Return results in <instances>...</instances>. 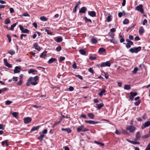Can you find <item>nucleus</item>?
Returning <instances> with one entry per match:
<instances>
[{
    "instance_id": "obj_1",
    "label": "nucleus",
    "mask_w": 150,
    "mask_h": 150,
    "mask_svg": "<svg viewBox=\"0 0 150 150\" xmlns=\"http://www.w3.org/2000/svg\"><path fill=\"white\" fill-rule=\"evenodd\" d=\"M39 79V77L38 76H36L34 77H30L27 80L26 85L27 86H29L30 84L33 85H37L38 83L37 81Z\"/></svg>"
},
{
    "instance_id": "obj_2",
    "label": "nucleus",
    "mask_w": 150,
    "mask_h": 150,
    "mask_svg": "<svg viewBox=\"0 0 150 150\" xmlns=\"http://www.w3.org/2000/svg\"><path fill=\"white\" fill-rule=\"evenodd\" d=\"M47 129H45L42 132H40L39 133L40 135L38 137V139L40 142H42L43 140V138L45 136V135L44 134H46L47 133Z\"/></svg>"
},
{
    "instance_id": "obj_3",
    "label": "nucleus",
    "mask_w": 150,
    "mask_h": 150,
    "mask_svg": "<svg viewBox=\"0 0 150 150\" xmlns=\"http://www.w3.org/2000/svg\"><path fill=\"white\" fill-rule=\"evenodd\" d=\"M141 48L142 47L140 46L132 48L129 50V51L132 53H137L141 50Z\"/></svg>"
},
{
    "instance_id": "obj_4",
    "label": "nucleus",
    "mask_w": 150,
    "mask_h": 150,
    "mask_svg": "<svg viewBox=\"0 0 150 150\" xmlns=\"http://www.w3.org/2000/svg\"><path fill=\"white\" fill-rule=\"evenodd\" d=\"M76 130L78 132H80L81 131L85 132L89 131V130L85 127L84 125H81L77 128Z\"/></svg>"
},
{
    "instance_id": "obj_5",
    "label": "nucleus",
    "mask_w": 150,
    "mask_h": 150,
    "mask_svg": "<svg viewBox=\"0 0 150 150\" xmlns=\"http://www.w3.org/2000/svg\"><path fill=\"white\" fill-rule=\"evenodd\" d=\"M110 63L108 61H107L106 62H103L101 63L100 64L97 65V66L99 67L100 66L101 67H110Z\"/></svg>"
},
{
    "instance_id": "obj_6",
    "label": "nucleus",
    "mask_w": 150,
    "mask_h": 150,
    "mask_svg": "<svg viewBox=\"0 0 150 150\" xmlns=\"http://www.w3.org/2000/svg\"><path fill=\"white\" fill-rule=\"evenodd\" d=\"M136 10L143 13H144V9L143 8V5L142 4H139L136 8Z\"/></svg>"
},
{
    "instance_id": "obj_7",
    "label": "nucleus",
    "mask_w": 150,
    "mask_h": 150,
    "mask_svg": "<svg viewBox=\"0 0 150 150\" xmlns=\"http://www.w3.org/2000/svg\"><path fill=\"white\" fill-rule=\"evenodd\" d=\"M135 129V127L132 125L128 126L126 128V129L128 130L131 133L133 132Z\"/></svg>"
},
{
    "instance_id": "obj_8",
    "label": "nucleus",
    "mask_w": 150,
    "mask_h": 150,
    "mask_svg": "<svg viewBox=\"0 0 150 150\" xmlns=\"http://www.w3.org/2000/svg\"><path fill=\"white\" fill-rule=\"evenodd\" d=\"M150 126V121H147L142 125L141 128L143 129L144 128Z\"/></svg>"
},
{
    "instance_id": "obj_9",
    "label": "nucleus",
    "mask_w": 150,
    "mask_h": 150,
    "mask_svg": "<svg viewBox=\"0 0 150 150\" xmlns=\"http://www.w3.org/2000/svg\"><path fill=\"white\" fill-rule=\"evenodd\" d=\"M23 120L25 124H27L30 122L32 121L31 118L29 117H28L24 118Z\"/></svg>"
},
{
    "instance_id": "obj_10",
    "label": "nucleus",
    "mask_w": 150,
    "mask_h": 150,
    "mask_svg": "<svg viewBox=\"0 0 150 150\" xmlns=\"http://www.w3.org/2000/svg\"><path fill=\"white\" fill-rule=\"evenodd\" d=\"M88 15L92 17H96V13L94 11H88Z\"/></svg>"
},
{
    "instance_id": "obj_11",
    "label": "nucleus",
    "mask_w": 150,
    "mask_h": 150,
    "mask_svg": "<svg viewBox=\"0 0 150 150\" xmlns=\"http://www.w3.org/2000/svg\"><path fill=\"white\" fill-rule=\"evenodd\" d=\"M87 9L85 7H83L81 8V9L79 11V13H86V11H87Z\"/></svg>"
},
{
    "instance_id": "obj_12",
    "label": "nucleus",
    "mask_w": 150,
    "mask_h": 150,
    "mask_svg": "<svg viewBox=\"0 0 150 150\" xmlns=\"http://www.w3.org/2000/svg\"><path fill=\"white\" fill-rule=\"evenodd\" d=\"M33 47L35 48L37 50L40 51L41 50L40 47L38 43H35L33 45Z\"/></svg>"
},
{
    "instance_id": "obj_13",
    "label": "nucleus",
    "mask_w": 150,
    "mask_h": 150,
    "mask_svg": "<svg viewBox=\"0 0 150 150\" xmlns=\"http://www.w3.org/2000/svg\"><path fill=\"white\" fill-rule=\"evenodd\" d=\"M85 122L86 123H89V124H95L98 123V122L97 121H95L93 120H85Z\"/></svg>"
},
{
    "instance_id": "obj_14",
    "label": "nucleus",
    "mask_w": 150,
    "mask_h": 150,
    "mask_svg": "<svg viewBox=\"0 0 150 150\" xmlns=\"http://www.w3.org/2000/svg\"><path fill=\"white\" fill-rule=\"evenodd\" d=\"M37 72L38 71L37 70L33 69H30L28 71L29 74H32L33 75L37 74Z\"/></svg>"
},
{
    "instance_id": "obj_15",
    "label": "nucleus",
    "mask_w": 150,
    "mask_h": 150,
    "mask_svg": "<svg viewBox=\"0 0 150 150\" xmlns=\"http://www.w3.org/2000/svg\"><path fill=\"white\" fill-rule=\"evenodd\" d=\"M21 68L20 67L18 66H16L15 68V69L14 70V73H19L20 71V70Z\"/></svg>"
},
{
    "instance_id": "obj_16",
    "label": "nucleus",
    "mask_w": 150,
    "mask_h": 150,
    "mask_svg": "<svg viewBox=\"0 0 150 150\" xmlns=\"http://www.w3.org/2000/svg\"><path fill=\"white\" fill-rule=\"evenodd\" d=\"M81 2L80 1L76 4V5L75 6L74 9L73 10V13H75L77 11V8L81 4Z\"/></svg>"
},
{
    "instance_id": "obj_17",
    "label": "nucleus",
    "mask_w": 150,
    "mask_h": 150,
    "mask_svg": "<svg viewBox=\"0 0 150 150\" xmlns=\"http://www.w3.org/2000/svg\"><path fill=\"white\" fill-rule=\"evenodd\" d=\"M140 137L141 136L140 132H137L135 135V141H138L139 139L140 138Z\"/></svg>"
},
{
    "instance_id": "obj_18",
    "label": "nucleus",
    "mask_w": 150,
    "mask_h": 150,
    "mask_svg": "<svg viewBox=\"0 0 150 150\" xmlns=\"http://www.w3.org/2000/svg\"><path fill=\"white\" fill-rule=\"evenodd\" d=\"M57 59L55 58H52L48 60L47 62V63L49 64H51L54 62H56L57 61Z\"/></svg>"
},
{
    "instance_id": "obj_19",
    "label": "nucleus",
    "mask_w": 150,
    "mask_h": 150,
    "mask_svg": "<svg viewBox=\"0 0 150 150\" xmlns=\"http://www.w3.org/2000/svg\"><path fill=\"white\" fill-rule=\"evenodd\" d=\"M88 117L91 119H93L94 118L95 116L92 113H89L87 114Z\"/></svg>"
},
{
    "instance_id": "obj_20",
    "label": "nucleus",
    "mask_w": 150,
    "mask_h": 150,
    "mask_svg": "<svg viewBox=\"0 0 150 150\" xmlns=\"http://www.w3.org/2000/svg\"><path fill=\"white\" fill-rule=\"evenodd\" d=\"M144 32V30L142 26H140L139 28V33L140 35H142Z\"/></svg>"
},
{
    "instance_id": "obj_21",
    "label": "nucleus",
    "mask_w": 150,
    "mask_h": 150,
    "mask_svg": "<svg viewBox=\"0 0 150 150\" xmlns=\"http://www.w3.org/2000/svg\"><path fill=\"white\" fill-rule=\"evenodd\" d=\"M62 131H65L67 132L68 133H70L71 132V130L69 128H62L61 129Z\"/></svg>"
},
{
    "instance_id": "obj_22",
    "label": "nucleus",
    "mask_w": 150,
    "mask_h": 150,
    "mask_svg": "<svg viewBox=\"0 0 150 150\" xmlns=\"http://www.w3.org/2000/svg\"><path fill=\"white\" fill-rule=\"evenodd\" d=\"M47 52L46 51H44L42 52L41 54L40 55V57L41 58H45V57L47 55Z\"/></svg>"
},
{
    "instance_id": "obj_23",
    "label": "nucleus",
    "mask_w": 150,
    "mask_h": 150,
    "mask_svg": "<svg viewBox=\"0 0 150 150\" xmlns=\"http://www.w3.org/2000/svg\"><path fill=\"white\" fill-rule=\"evenodd\" d=\"M1 145L3 146H4L5 144H6V146H8L9 144L8 143V140H6L2 141L1 142Z\"/></svg>"
},
{
    "instance_id": "obj_24",
    "label": "nucleus",
    "mask_w": 150,
    "mask_h": 150,
    "mask_svg": "<svg viewBox=\"0 0 150 150\" xmlns=\"http://www.w3.org/2000/svg\"><path fill=\"white\" fill-rule=\"evenodd\" d=\"M40 126H36V127H33L31 129L30 132L34 131L35 130H38L40 128Z\"/></svg>"
},
{
    "instance_id": "obj_25",
    "label": "nucleus",
    "mask_w": 150,
    "mask_h": 150,
    "mask_svg": "<svg viewBox=\"0 0 150 150\" xmlns=\"http://www.w3.org/2000/svg\"><path fill=\"white\" fill-rule=\"evenodd\" d=\"M128 141L131 144H139L140 142L135 141H131L129 140H128Z\"/></svg>"
},
{
    "instance_id": "obj_26",
    "label": "nucleus",
    "mask_w": 150,
    "mask_h": 150,
    "mask_svg": "<svg viewBox=\"0 0 150 150\" xmlns=\"http://www.w3.org/2000/svg\"><path fill=\"white\" fill-rule=\"evenodd\" d=\"M17 23H14V24H13V25H11V28H9V30H11L12 31H13L14 30V27H15L16 26V25Z\"/></svg>"
},
{
    "instance_id": "obj_27",
    "label": "nucleus",
    "mask_w": 150,
    "mask_h": 150,
    "mask_svg": "<svg viewBox=\"0 0 150 150\" xmlns=\"http://www.w3.org/2000/svg\"><path fill=\"white\" fill-rule=\"evenodd\" d=\"M83 20L86 22H90L91 23H92L91 20L89 19H88L85 16Z\"/></svg>"
},
{
    "instance_id": "obj_28",
    "label": "nucleus",
    "mask_w": 150,
    "mask_h": 150,
    "mask_svg": "<svg viewBox=\"0 0 150 150\" xmlns=\"http://www.w3.org/2000/svg\"><path fill=\"white\" fill-rule=\"evenodd\" d=\"M106 50L103 48H100L99 49V53H101L105 52Z\"/></svg>"
},
{
    "instance_id": "obj_29",
    "label": "nucleus",
    "mask_w": 150,
    "mask_h": 150,
    "mask_svg": "<svg viewBox=\"0 0 150 150\" xmlns=\"http://www.w3.org/2000/svg\"><path fill=\"white\" fill-rule=\"evenodd\" d=\"M54 40L57 42H61L62 40V38L61 37H57L56 40Z\"/></svg>"
},
{
    "instance_id": "obj_30",
    "label": "nucleus",
    "mask_w": 150,
    "mask_h": 150,
    "mask_svg": "<svg viewBox=\"0 0 150 150\" xmlns=\"http://www.w3.org/2000/svg\"><path fill=\"white\" fill-rule=\"evenodd\" d=\"M91 42L93 44H96L98 42V41L97 39L96 38H94L91 39Z\"/></svg>"
},
{
    "instance_id": "obj_31",
    "label": "nucleus",
    "mask_w": 150,
    "mask_h": 150,
    "mask_svg": "<svg viewBox=\"0 0 150 150\" xmlns=\"http://www.w3.org/2000/svg\"><path fill=\"white\" fill-rule=\"evenodd\" d=\"M40 19L42 21H46L48 19L44 16H42L40 18Z\"/></svg>"
},
{
    "instance_id": "obj_32",
    "label": "nucleus",
    "mask_w": 150,
    "mask_h": 150,
    "mask_svg": "<svg viewBox=\"0 0 150 150\" xmlns=\"http://www.w3.org/2000/svg\"><path fill=\"white\" fill-rule=\"evenodd\" d=\"M9 54L11 55H13L15 54V52L13 50H10L8 51Z\"/></svg>"
},
{
    "instance_id": "obj_33",
    "label": "nucleus",
    "mask_w": 150,
    "mask_h": 150,
    "mask_svg": "<svg viewBox=\"0 0 150 150\" xmlns=\"http://www.w3.org/2000/svg\"><path fill=\"white\" fill-rule=\"evenodd\" d=\"M11 23V21L9 18H7L5 21V24H8Z\"/></svg>"
},
{
    "instance_id": "obj_34",
    "label": "nucleus",
    "mask_w": 150,
    "mask_h": 150,
    "mask_svg": "<svg viewBox=\"0 0 150 150\" xmlns=\"http://www.w3.org/2000/svg\"><path fill=\"white\" fill-rule=\"evenodd\" d=\"M131 88V86L129 85H125L124 86V89L127 90H129Z\"/></svg>"
},
{
    "instance_id": "obj_35",
    "label": "nucleus",
    "mask_w": 150,
    "mask_h": 150,
    "mask_svg": "<svg viewBox=\"0 0 150 150\" xmlns=\"http://www.w3.org/2000/svg\"><path fill=\"white\" fill-rule=\"evenodd\" d=\"M107 21L108 22H110L112 21L111 16L110 14L107 17Z\"/></svg>"
},
{
    "instance_id": "obj_36",
    "label": "nucleus",
    "mask_w": 150,
    "mask_h": 150,
    "mask_svg": "<svg viewBox=\"0 0 150 150\" xmlns=\"http://www.w3.org/2000/svg\"><path fill=\"white\" fill-rule=\"evenodd\" d=\"M8 90V88H3L1 89L0 90V94L1 93H2Z\"/></svg>"
},
{
    "instance_id": "obj_37",
    "label": "nucleus",
    "mask_w": 150,
    "mask_h": 150,
    "mask_svg": "<svg viewBox=\"0 0 150 150\" xmlns=\"http://www.w3.org/2000/svg\"><path fill=\"white\" fill-rule=\"evenodd\" d=\"M79 52L81 54L84 55L86 54V51L83 49H81L79 50Z\"/></svg>"
},
{
    "instance_id": "obj_38",
    "label": "nucleus",
    "mask_w": 150,
    "mask_h": 150,
    "mask_svg": "<svg viewBox=\"0 0 150 150\" xmlns=\"http://www.w3.org/2000/svg\"><path fill=\"white\" fill-rule=\"evenodd\" d=\"M45 31L47 32L48 34L50 35H52V33L50 30H48L46 28L45 29Z\"/></svg>"
},
{
    "instance_id": "obj_39",
    "label": "nucleus",
    "mask_w": 150,
    "mask_h": 150,
    "mask_svg": "<svg viewBox=\"0 0 150 150\" xmlns=\"http://www.w3.org/2000/svg\"><path fill=\"white\" fill-rule=\"evenodd\" d=\"M104 106V104L103 103H100L98 104L97 108L98 109H100L101 108Z\"/></svg>"
},
{
    "instance_id": "obj_40",
    "label": "nucleus",
    "mask_w": 150,
    "mask_h": 150,
    "mask_svg": "<svg viewBox=\"0 0 150 150\" xmlns=\"http://www.w3.org/2000/svg\"><path fill=\"white\" fill-rule=\"evenodd\" d=\"M136 25V24H133V25L129 27L126 30V31L128 32L129 30L131 29L132 28L134 27Z\"/></svg>"
},
{
    "instance_id": "obj_41",
    "label": "nucleus",
    "mask_w": 150,
    "mask_h": 150,
    "mask_svg": "<svg viewBox=\"0 0 150 150\" xmlns=\"http://www.w3.org/2000/svg\"><path fill=\"white\" fill-rule=\"evenodd\" d=\"M129 22V20L127 19H125L123 21V23L124 24H128Z\"/></svg>"
},
{
    "instance_id": "obj_42",
    "label": "nucleus",
    "mask_w": 150,
    "mask_h": 150,
    "mask_svg": "<svg viewBox=\"0 0 150 150\" xmlns=\"http://www.w3.org/2000/svg\"><path fill=\"white\" fill-rule=\"evenodd\" d=\"M62 50V48L59 45L56 48V50L58 52H60Z\"/></svg>"
},
{
    "instance_id": "obj_43",
    "label": "nucleus",
    "mask_w": 150,
    "mask_h": 150,
    "mask_svg": "<svg viewBox=\"0 0 150 150\" xmlns=\"http://www.w3.org/2000/svg\"><path fill=\"white\" fill-rule=\"evenodd\" d=\"M21 17L23 16H30V15L27 13H25L23 14H21L20 15Z\"/></svg>"
},
{
    "instance_id": "obj_44",
    "label": "nucleus",
    "mask_w": 150,
    "mask_h": 150,
    "mask_svg": "<svg viewBox=\"0 0 150 150\" xmlns=\"http://www.w3.org/2000/svg\"><path fill=\"white\" fill-rule=\"evenodd\" d=\"M105 92V89H103L99 93V95L100 96H102L103 93Z\"/></svg>"
},
{
    "instance_id": "obj_45",
    "label": "nucleus",
    "mask_w": 150,
    "mask_h": 150,
    "mask_svg": "<svg viewBox=\"0 0 150 150\" xmlns=\"http://www.w3.org/2000/svg\"><path fill=\"white\" fill-rule=\"evenodd\" d=\"M126 41L127 42V43H129L131 44V45H133V42L129 39H127L126 40Z\"/></svg>"
},
{
    "instance_id": "obj_46",
    "label": "nucleus",
    "mask_w": 150,
    "mask_h": 150,
    "mask_svg": "<svg viewBox=\"0 0 150 150\" xmlns=\"http://www.w3.org/2000/svg\"><path fill=\"white\" fill-rule=\"evenodd\" d=\"M130 94L132 95L134 97L136 96L137 95V93L136 92H131L130 93Z\"/></svg>"
},
{
    "instance_id": "obj_47",
    "label": "nucleus",
    "mask_w": 150,
    "mask_h": 150,
    "mask_svg": "<svg viewBox=\"0 0 150 150\" xmlns=\"http://www.w3.org/2000/svg\"><path fill=\"white\" fill-rule=\"evenodd\" d=\"M12 103V102L9 100H7L5 102V104L6 105H8Z\"/></svg>"
},
{
    "instance_id": "obj_48",
    "label": "nucleus",
    "mask_w": 150,
    "mask_h": 150,
    "mask_svg": "<svg viewBox=\"0 0 150 150\" xmlns=\"http://www.w3.org/2000/svg\"><path fill=\"white\" fill-rule=\"evenodd\" d=\"M138 69L137 67H135L134 68L133 70L132 71V72L134 74H136L137 73V71H138Z\"/></svg>"
},
{
    "instance_id": "obj_49",
    "label": "nucleus",
    "mask_w": 150,
    "mask_h": 150,
    "mask_svg": "<svg viewBox=\"0 0 150 150\" xmlns=\"http://www.w3.org/2000/svg\"><path fill=\"white\" fill-rule=\"evenodd\" d=\"M108 35L112 38H114V34L113 33H108Z\"/></svg>"
},
{
    "instance_id": "obj_50",
    "label": "nucleus",
    "mask_w": 150,
    "mask_h": 150,
    "mask_svg": "<svg viewBox=\"0 0 150 150\" xmlns=\"http://www.w3.org/2000/svg\"><path fill=\"white\" fill-rule=\"evenodd\" d=\"M23 80L20 79V80L17 83V86H20L22 83Z\"/></svg>"
},
{
    "instance_id": "obj_51",
    "label": "nucleus",
    "mask_w": 150,
    "mask_h": 150,
    "mask_svg": "<svg viewBox=\"0 0 150 150\" xmlns=\"http://www.w3.org/2000/svg\"><path fill=\"white\" fill-rule=\"evenodd\" d=\"M18 114V113L16 112H13L12 114L13 116L15 117H16L17 116Z\"/></svg>"
},
{
    "instance_id": "obj_52",
    "label": "nucleus",
    "mask_w": 150,
    "mask_h": 150,
    "mask_svg": "<svg viewBox=\"0 0 150 150\" xmlns=\"http://www.w3.org/2000/svg\"><path fill=\"white\" fill-rule=\"evenodd\" d=\"M29 32V30L27 29H23L21 33H28Z\"/></svg>"
},
{
    "instance_id": "obj_53",
    "label": "nucleus",
    "mask_w": 150,
    "mask_h": 150,
    "mask_svg": "<svg viewBox=\"0 0 150 150\" xmlns=\"http://www.w3.org/2000/svg\"><path fill=\"white\" fill-rule=\"evenodd\" d=\"M6 66L8 67V68H11L12 67V66L11 64L8 63V62H6L5 64Z\"/></svg>"
},
{
    "instance_id": "obj_54",
    "label": "nucleus",
    "mask_w": 150,
    "mask_h": 150,
    "mask_svg": "<svg viewBox=\"0 0 150 150\" xmlns=\"http://www.w3.org/2000/svg\"><path fill=\"white\" fill-rule=\"evenodd\" d=\"M141 101L140 100L134 103V104L136 106H138L140 103Z\"/></svg>"
},
{
    "instance_id": "obj_55",
    "label": "nucleus",
    "mask_w": 150,
    "mask_h": 150,
    "mask_svg": "<svg viewBox=\"0 0 150 150\" xmlns=\"http://www.w3.org/2000/svg\"><path fill=\"white\" fill-rule=\"evenodd\" d=\"M6 36L9 42H11V36L8 34H7L6 35Z\"/></svg>"
},
{
    "instance_id": "obj_56",
    "label": "nucleus",
    "mask_w": 150,
    "mask_h": 150,
    "mask_svg": "<svg viewBox=\"0 0 150 150\" xmlns=\"http://www.w3.org/2000/svg\"><path fill=\"white\" fill-rule=\"evenodd\" d=\"M95 142L97 144H99V145H100L101 146H103L104 145V144L103 143H101V142H98L96 141H95Z\"/></svg>"
},
{
    "instance_id": "obj_57",
    "label": "nucleus",
    "mask_w": 150,
    "mask_h": 150,
    "mask_svg": "<svg viewBox=\"0 0 150 150\" xmlns=\"http://www.w3.org/2000/svg\"><path fill=\"white\" fill-rule=\"evenodd\" d=\"M72 67L74 69H77V66L76 63L74 62L72 65Z\"/></svg>"
},
{
    "instance_id": "obj_58",
    "label": "nucleus",
    "mask_w": 150,
    "mask_h": 150,
    "mask_svg": "<svg viewBox=\"0 0 150 150\" xmlns=\"http://www.w3.org/2000/svg\"><path fill=\"white\" fill-rule=\"evenodd\" d=\"M65 59V58L64 57H61L60 58V59L59 60V62H61L63 61Z\"/></svg>"
},
{
    "instance_id": "obj_59",
    "label": "nucleus",
    "mask_w": 150,
    "mask_h": 150,
    "mask_svg": "<svg viewBox=\"0 0 150 150\" xmlns=\"http://www.w3.org/2000/svg\"><path fill=\"white\" fill-rule=\"evenodd\" d=\"M115 133L117 134L120 135L122 134V132L121 131H118L117 130H116Z\"/></svg>"
},
{
    "instance_id": "obj_60",
    "label": "nucleus",
    "mask_w": 150,
    "mask_h": 150,
    "mask_svg": "<svg viewBox=\"0 0 150 150\" xmlns=\"http://www.w3.org/2000/svg\"><path fill=\"white\" fill-rule=\"evenodd\" d=\"M88 71L92 74H93L94 73V71L91 68H90L88 69Z\"/></svg>"
},
{
    "instance_id": "obj_61",
    "label": "nucleus",
    "mask_w": 150,
    "mask_h": 150,
    "mask_svg": "<svg viewBox=\"0 0 150 150\" xmlns=\"http://www.w3.org/2000/svg\"><path fill=\"white\" fill-rule=\"evenodd\" d=\"M145 150H150V143L148 144Z\"/></svg>"
},
{
    "instance_id": "obj_62",
    "label": "nucleus",
    "mask_w": 150,
    "mask_h": 150,
    "mask_svg": "<svg viewBox=\"0 0 150 150\" xmlns=\"http://www.w3.org/2000/svg\"><path fill=\"white\" fill-rule=\"evenodd\" d=\"M96 57H94L93 56H91L89 57V59L91 60H93L96 59Z\"/></svg>"
},
{
    "instance_id": "obj_63",
    "label": "nucleus",
    "mask_w": 150,
    "mask_h": 150,
    "mask_svg": "<svg viewBox=\"0 0 150 150\" xmlns=\"http://www.w3.org/2000/svg\"><path fill=\"white\" fill-rule=\"evenodd\" d=\"M104 76L105 78L106 79H107L109 77V74H108L107 73H104Z\"/></svg>"
},
{
    "instance_id": "obj_64",
    "label": "nucleus",
    "mask_w": 150,
    "mask_h": 150,
    "mask_svg": "<svg viewBox=\"0 0 150 150\" xmlns=\"http://www.w3.org/2000/svg\"><path fill=\"white\" fill-rule=\"evenodd\" d=\"M110 42L113 44H116L117 43V41L115 40L114 39H112L110 40Z\"/></svg>"
}]
</instances>
